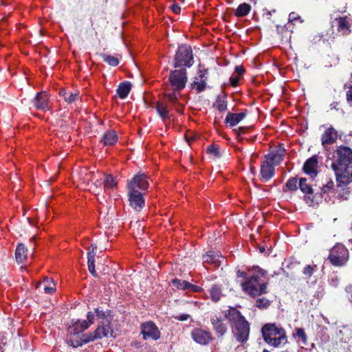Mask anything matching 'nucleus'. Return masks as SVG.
<instances>
[{"label":"nucleus","mask_w":352,"mask_h":352,"mask_svg":"<svg viewBox=\"0 0 352 352\" xmlns=\"http://www.w3.org/2000/svg\"><path fill=\"white\" fill-rule=\"evenodd\" d=\"M191 336L195 342L202 345L208 344L212 340V336L209 332L200 329H194Z\"/></svg>","instance_id":"4468645a"},{"label":"nucleus","mask_w":352,"mask_h":352,"mask_svg":"<svg viewBox=\"0 0 352 352\" xmlns=\"http://www.w3.org/2000/svg\"><path fill=\"white\" fill-rule=\"evenodd\" d=\"M298 19H300V16H298V14L297 13L291 12L289 15V21L291 22L297 20Z\"/></svg>","instance_id":"8fccbe9b"},{"label":"nucleus","mask_w":352,"mask_h":352,"mask_svg":"<svg viewBox=\"0 0 352 352\" xmlns=\"http://www.w3.org/2000/svg\"><path fill=\"white\" fill-rule=\"evenodd\" d=\"M156 109L158 114L162 118L165 120L168 118V111L167 109L166 106L163 104L162 103L158 102L156 106Z\"/></svg>","instance_id":"72a5a7b5"},{"label":"nucleus","mask_w":352,"mask_h":352,"mask_svg":"<svg viewBox=\"0 0 352 352\" xmlns=\"http://www.w3.org/2000/svg\"><path fill=\"white\" fill-rule=\"evenodd\" d=\"M250 277L241 283L243 290L252 296H258L267 293V283L262 278H265L267 272L258 266H254L249 270Z\"/></svg>","instance_id":"f03ea898"},{"label":"nucleus","mask_w":352,"mask_h":352,"mask_svg":"<svg viewBox=\"0 0 352 352\" xmlns=\"http://www.w3.org/2000/svg\"><path fill=\"white\" fill-rule=\"evenodd\" d=\"M131 89V84L129 82L125 81L120 84L117 93L120 98L124 99L129 95Z\"/></svg>","instance_id":"393cba45"},{"label":"nucleus","mask_w":352,"mask_h":352,"mask_svg":"<svg viewBox=\"0 0 352 352\" xmlns=\"http://www.w3.org/2000/svg\"><path fill=\"white\" fill-rule=\"evenodd\" d=\"M103 60L111 66H116L119 64V60L117 57L103 54L101 55Z\"/></svg>","instance_id":"f704fd0d"},{"label":"nucleus","mask_w":352,"mask_h":352,"mask_svg":"<svg viewBox=\"0 0 352 352\" xmlns=\"http://www.w3.org/2000/svg\"><path fill=\"white\" fill-rule=\"evenodd\" d=\"M245 115V113L243 112L239 113H229L226 118V122L230 126H234L244 119Z\"/></svg>","instance_id":"5701e85b"},{"label":"nucleus","mask_w":352,"mask_h":352,"mask_svg":"<svg viewBox=\"0 0 352 352\" xmlns=\"http://www.w3.org/2000/svg\"><path fill=\"white\" fill-rule=\"evenodd\" d=\"M128 194L131 206L137 211H140L144 206V199L142 192L138 190L128 189Z\"/></svg>","instance_id":"f8f14e48"},{"label":"nucleus","mask_w":352,"mask_h":352,"mask_svg":"<svg viewBox=\"0 0 352 352\" xmlns=\"http://www.w3.org/2000/svg\"><path fill=\"white\" fill-rule=\"evenodd\" d=\"M296 336L301 340L302 343L303 344H307V337L305 333V330L302 328H297L296 329Z\"/></svg>","instance_id":"ea45409f"},{"label":"nucleus","mask_w":352,"mask_h":352,"mask_svg":"<svg viewBox=\"0 0 352 352\" xmlns=\"http://www.w3.org/2000/svg\"><path fill=\"white\" fill-rule=\"evenodd\" d=\"M211 322L213 329L219 336H223L227 331L226 324L222 322V320L217 316L211 318Z\"/></svg>","instance_id":"412c9836"},{"label":"nucleus","mask_w":352,"mask_h":352,"mask_svg":"<svg viewBox=\"0 0 352 352\" xmlns=\"http://www.w3.org/2000/svg\"><path fill=\"white\" fill-rule=\"evenodd\" d=\"M338 103L337 102H333L330 104V107L331 109H336Z\"/></svg>","instance_id":"bf43d9fd"},{"label":"nucleus","mask_w":352,"mask_h":352,"mask_svg":"<svg viewBox=\"0 0 352 352\" xmlns=\"http://www.w3.org/2000/svg\"><path fill=\"white\" fill-rule=\"evenodd\" d=\"M142 333L144 340H157L160 338V331L153 322H147L142 324Z\"/></svg>","instance_id":"9b49d317"},{"label":"nucleus","mask_w":352,"mask_h":352,"mask_svg":"<svg viewBox=\"0 0 352 352\" xmlns=\"http://www.w3.org/2000/svg\"><path fill=\"white\" fill-rule=\"evenodd\" d=\"M284 153L285 150L282 148L273 151L267 156V161L272 165H278L283 160Z\"/></svg>","instance_id":"aec40b11"},{"label":"nucleus","mask_w":352,"mask_h":352,"mask_svg":"<svg viewBox=\"0 0 352 352\" xmlns=\"http://www.w3.org/2000/svg\"><path fill=\"white\" fill-rule=\"evenodd\" d=\"M28 249L26 247L20 243L17 245L15 252L16 261L19 263H23L27 258Z\"/></svg>","instance_id":"b1692460"},{"label":"nucleus","mask_w":352,"mask_h":352,"mask_svg":"<svg viewBox=\"0 0 352 352\" xmlns=\"http://www.w3.org/2000/svg\"><path fill=\"white\" fill-rule=\"evenodd\" d=\"M313 192L314 191L312 192L305 193L304 197V200L309 206H314L316 204L314 201L315 196L313 195Z\"/></svg>","instance_id":"79ce46f5"},{"label":"nucleus","mask_w":352,"mask_h":352,"mask_svg":"<svg viewBox=\"0 0 352 352\" xmlns=\"http://www.w3.org/2000/svg\"><path fill=\"white\" fill-rule=\"evenodd\" d=\"M210 294L211 300L214 302H217L222 296L221 291L217 285H213L210 289Z\"/></svg>","instance_id":"c756f323"},{"label":"nucleus","mask_w":352,"mask_h":352,"mask_svg":"<svg viewBox=\"0 0 352 352\" xmlns=\"http://www.w3.org/2000/svg\"><path fill=\"white\" fill-rule=\"evenodd\" d=\"M193 63V56L191 47L186 45H182L176 53L175 58V67L182 65L190 67Z\"/></svg>","instance_id":"6e6552de"},{"label":"nucleus","mask_w":352,"mask_h":352,"mask_svg":"<svg viewBox=\"0 0 352 352\" xmlns=\"http://www.w3.org/2000/svg\"><path fill=\"white\" fill-rule=\"evenodd\" d=\"M298 182L296 177L289 179L285 184V188L288 190H296L298 188Z\"/></svg>","instance_id":"e433bc0d"},{"label":"nucleus","mask_w":352,"mask_h":352,"mask_svg":"<svg viewBox=\"0 0 352 352\" xmlns=\"http://www.w3.org/2000/svg\"><path fill=\"white\" fill-rule=\"evenodd\" d=\"M172 11L175 14H179L180 12V7L178 4H173L171 6Z\"/></svg>","instance_id":"3c124183"},{"label":"nucleus","mask_w":352,"mask_h":352,"mask_svg":"<svg viewBox=\"0 0 352 352\" xmlns=\"http://www.w3.org/2000/svg\"><path fill=\"white\" fill-rule=\"evenodd\" d=\"M94 173L92 172H87V170H84L82 172V177L80 179L83 184L88 183L91 179L92 178Z\"/></svg>","instance_id":"c03bdc74"},{"label":"nucleus","mask_w":352,"mask_h":352,"mask_svg":"<svg viewBox=\"0 0 352 352\" xmlns=\"http://www.w3.org/2000/svg\"><path fill=\"white\" fill-rule=\"evenodd\" d=\"M179 91H170L168 89L166 90L165 96L168 100V101L173 104L175 105L178 100V95Z\"/></svg>","instance_id":"2f4dec72"},{"label":"nucleus","mask_w":352,"mask_h":352,"mask_svg":"<svg viewBox=\"0 0 352 352\" xmlns=\"http://www.w3.org/2000/svg\"><path fill=\"white\" fill-rule=\"evenodd\" d=\"M148 186V177L144 173H138L128 182V189L145 190Z\"/></svg>","instance_id":"9d476101"},{"label":"nucleus","mask_w":352,"mask_h":352,"mask_svg":"<svg viewBox=\"0 0 352 352\" xmlns=\"http://www.w3.org/2000/svg\"><path fill=\"white\" fill-rule=\"evenodd\" d=\"M95 317L99 320V325L96 331L93 333H90L89 335L85 336L83 340L81 341H76L74 342L71 340V342L73 347H78L81 346L83 344H86L89 342L94 341L96 339H100L103 337H108L109 336H112L113 331L110 327V318L109 316H106L105 313L99 310L98 309H96L94 312Z\"/></svg>","instance_id":"7ed1b4c3"},{"label":"nucleus","mask_w":352,"mask_h":352,"mask_svg":"<svg viewBox=\"0 0 352 352\" xmlns=\"http://www.w3.org/2000/svg\"><path fill=\"white\" fill-rule=\"evenodd\" d=\"M94 186H96V188H98V186H101V182L99 181V180H96L94 183Z\"/></svg>","instance_id":"13d9d810"},{"label":"nucleus","mask_w":352,"mask_h":352,"mask_svg":"<svg viewBox=\"0 0 352 352\" xmlns=\"http://www.w3.org/2000/svg\"><path fill=\"white\" fill-rule=\"evenodd\" d=\"M329 159L337 182L334 195L346 200L350 193L347 186L352 182V149L349 146H339L332 152Z\"/></svg>","instance_id":"f257e3e1"},{"label":"nucleus","mask_w":352,"mask_h":352,"mask_svg":"<svg viewBox=\"0 0 352 352\" xmlns=\"http://www.w3.org/2000/svg\"><path fill=\"white\" fill-rule=\"evenodd\" d=\"M79 100L78 92H69L67 96H65V101L68 104H73Z\"/></svg>","instance_id":"58836bf2"},{"label":"nucleus","mask_w":352,"mask_h":352,"mask_svg":"<svg viewBox=\"0 0 352 352\" xmlns=\"http://www.w3.org/2000/svg\"><path fill=\"white\" fill-rule=\"evenodd\" d=\"M227 100L225 97L223 96H218L216 102L214 103V107L219 111H225L227 109Z\"/></svg>","instance_id":"7c9ffc66"},{"label":"nucleus","mask_w":352,"mask_h":352,"mask_svg":"<svg viewBox=\"0 0 352 352\" xmlns=\"http://www.w3.org/2000/svg\"><path fill=\"white\" fill-rule=\"evenodd\" d=\"M187 318H188V316H186V315H182L180 316L181 320H187Z\"/></svg>","instance_id":"052dcab7"},{"label":"nucleus","mask_w":352,"mask_h":352,"mask_svg":"<svg viewBox=\"0 0 352 352\" xmlns=\"http://www.w3.org/2000/svg\"><path fill=\"white\" fill-rule=\"evenodd\" d=\"M239 79H240L239 76H232L230 78V84L232 85V86H233V87L237 86Z\"/></svg>","instance_id":"09e8293b"},{"label":"nucleus","mask_w":352,"mask_h":352,"mask_svg":"<svg viewBox=\"0 0 352 352\" xmlns=\"http://www.w3.org/2000/svg\"><path fill=\"white\" fill-rule=\"evenodd\" d=\"M314 272V269L312 266L311 265H307L305 267L304 270H303V274L304 275H305L307 277H310L312 276L313 273Z\"/></svg>","instance_id":"49530a36"},{"label":"nucleus","mask_w":352,"mask_h":352,"mask_svg":"<svg viewBox=\"0 0 352 352\" xmlns=\"http://www.w3.org/2000/svg\"><path fill=\"white\" fill-rule=\"evenodd\" d=\"M169 80L173 87V90L180 91L184 89L187 82L186 69H182L172 72L169 76Z\"/></svg>","instance_id":"1a4fd4ad"},{"label":"nucleus","mask_w":352,"mask_h":352,"mask_svg":"<svg viewBox=\"0 0 352 352\" xmlns=\"http://www.w3.org/2000/svg\"><path fill=\"white\" fill-rule=\"evenodd\" d=\"M34 104L37 109L47 110L48 107V96L45 92L38 93L34 100Z\"/></svg>","instance_id":"a211bd4d"},{"label":"nucleus","mask_w":352,"mask_h":352,"mask_svg":"<svg viewBox=\"0 0 352 352\" xmlns=\"http://www.w3.org/2000/svg\"><path fill=\"white\" fill-rule=\"evenodd\" d=\"M225 316L230 321L237 340L241 342L246 341L249 337L250 326L245 318L235 308L229 309Z\"/></svg>","instance_id":"20e7f679"},{"label":"nucleus","mask_w":352,"mask_h":352,"mask_svg":"<svg viewBox=\"0 0 352 352\" xmlns=\"http://www.w3.org/2000/svg\"><path fill=\"white\" fill-rule=\"evenodd\" d=\"M274 175V168L268 161H265L261 166V175L262 180L267 182Z\"/></svg>","instance_id":"6ab92c4d"},{"label":"nucleus","mask_w":352,"mask_h":352,"mask_svg":"<svg viewBox=\"0 0 352 352\" xmlns=\"http://www.w3.org/2000/svg\"><path fill=\"white\" fill-rule=\"evenodd\" d=\"M207 153L213 157H219L221 156L219 148L217 145L212 144L208 146Z\"/></svg>","instance_id":"c9c22d12"},{"label":"nucleus","mask_w":352,"mask_h":352,"mask_svg":"<svg viewBox=\"0 0 352 352\" xmlns=\"http://www.w3.org/2000/svg\"><path fill=\"white\" fill-rule=\"evenodd\" d=\"M87 320H72V324L68 328V334L69 337L67 338V342L70 344L71 346H72L71 340H73L74 342H76V341H81L83 340L84 336H87V334H84L82 336V337L78 340H75L73 337H74L76 335L79 334L80 333L82 332L85 329H87L91 324L94 323L95 320V315L92 312H88L87 315ZM89 333L88 335H89Z\"/></svg>","instance_id":"423d86ee"},{"label":"nucleus","mask_w":352,"mask_h":352,"mask_svg":"<svg viewBox=\"0 0 352 352\" xmlns=\"http://www.w3.org/2000/svg\"><path fill=\"white\" fill-rule=\"evenodd\" d=\"M219 256L208 253L204 256V262L213 263L215 265H219Z\"/></svg>","instance_id":"a19ab883"},{"label":"nucleus","mask_w":352,"mask_h":352,"mask_svg":"<svg viewBox=\"0 0 352 352\" xmlns=\"http://www.w3.org/2000/svg\"><path fill=\"white\" fill-rule=\"evenodd\" d=\"M349 241L352 243V239H350Z\"/></svg>","instance_id":"680f3d73"},{"label":"nucleus","mask_w":352,"mask_h":352,"mask_svg":"<svg viewBox=\"0 0 352 352\" xmlns=\"http://www.w3.org/2000/svg\"><path fill=\"white\" fill-rule=\"evenodd\" d=\"M318 157L313 156L309 158L303 166L305 173L311 178H314L318 174Z\"/></svg>","instance_id":"2eb2a0df"},{"label":"nucleus","mask_w":352,"mask_h":352,"mask_svg":"<svg viewBox=\"0 0 352 352\" xmlns=\"http://www.w3.org/2000/svg\"><path fill=\"white\" fill-rule=\"evenodd\" d=\"M68 93L65 89H60L59 91V94L60 96H63L64 98V100L65 99V96L68 95Z\"/></svg>","instance_id":"5fc2aeb1"},{"label":"nucleus","mask_w":352,"mask_h":352,"mask_svg":"<svg viewBox=\"0 0 352 352\" xmlns=\"http://www.w3.org/2000/svg\"><path fill=\"white\" fill-rule=\"evenodd\" d=\"M104 177L103 186L105 191L113 189L117 186V182L113 175H104Z\"/></svg>","instance_id":"bb28decb"},{"label":"nucleus","mask_w":352,"mask_h":352,"mask_svg":"<svg viewBox=\"0 0 352 352\" xmlns=\"http://www.w3.org/2000/svg\"><path fill=\"white\" fill-rule=\"evenodd\" d=\"M261 331L264 340L271 346L277 347L287 341L284 329L274 324H265Z\"/></svg>","instance_id":"39448f33"},{"label":"nucleus","mask_w":352,"mask_h":352,"mask_svg":"<svg viewBox=\"0 0 352 352\" xmlns=\"http://www.w3.org/2000/svg\"><path fill=\"white\" fill-rule=\"evenodd\" d=\"M95 256L96 252H88L87 253V264L88 270L89 272L94 276H97V274L95 270Z\"/></svg>","instance_id":"cd10ccee"},{"label":"nucleus","mask_w":352,"mask_h":352,"mask_svg":"<svg viewBox=\"0 0 352 352\" xmlns=\"http://www.w3.org/2000/svg\"><path fill=\"white\" fill-rule=\"evenodd\" d=\"M235 72L238 74L240 77L244 74V69L241 66H236L235 67Z\"/></svg>","instance_id":"603ef678"},{"label":"nucleus","mask_w":352,"mask_h":352,"mask_svg":"<svg viewBox=\"0 0 352 352\" xmlns=\"http://www.w3.org/2000/svg\"><path fill=\"white\" fill-rule=\"evenodd\" d=\"M108 210V207L102 205L99 208V212H100V219H106L107 215L105 214L106 210Z\"/></svg>","instance_id":"de8ad7c7"},{"label":"nucleus","mask_w":352,"mask_h":352,"mask_svg":"<svg viewBox=\"0 0 352 352\" xmlns=\"http://www.w3.org/2000/svg\"><path fill=\"white\" fill-rule=\"evenodd\" d=\"M346 99L347 100H352V86H351L346 91Z\"/></svg>","instance_id":"864d4df0"},{"label":"nucleus","mask_w":352,"mask_h":352,"mask_svg":"<svg viewBox=\"0 0 352 352\" xmlns=\"http://www.w3.org/2000/svg\"><path fill=\"white\" fill-rule=\"evenodd\" d=\"M118 141V135L114 131H107L102 137L104 145H113Z\"/></svg>","instance_id":"a878e982"},{"label":"nucleus","mask_w":352,"mask_h":352,"mask_svg":"<svg viewBox=\"0 0 352 352\" xmlns=\"http://www.w3.org/2000/svg\"><path fill=\"white\" fill-rule=\"evenodd\" d=\"M91 251H89L88 252H95V250L97 249V246L96 244H91Z\"/></svg>","instance_id":"4d7b16f0"},{"label":"nucleus","mask_w":352,"mask_h":352,"mask_svg":"<svg viewBox=\"0 0 352 352\" xmlns=\"http://www.w3.org/2000/svg\"><path fill=\"white\" fill-rule=\"evenodd\" d=\"M43 283H47V285H45L43 287L44 292L45 293L51 294L55 291V288L53 286L50 285V283L54 285L53 280L52 279H50L47 277H46L44 278Z\"/></svg>","instance_id":"4c0bfd02"},{"label":"nucleus","mask_w":352,"mask_h":352,"mask_svg":"<svg viewBox=\"0 0 352 352\" xmlns=\"http://www.w3.org/2000/svg\"><path fill=\"white\" fill-rule=\"evenodd\" d=\"M338 138L337 131L331 126L326 129L321 136V142L323 147H326L327 144L334 143Z\"/></svg>","instance_id":"dca6fc26"},{"label":"nucleus","mask_w":352,"mask_h":352,"mask_svg":"<svg viewBox=\"0 0 352 352\" xmlns=\"http://www.w3.org/2000/svg\"><path fill=\"white\" fill-rule=\"evenodd\" d=\"M329 258L332 265L335 266H342L344 265L349 259V251L342 244H336L331 250Z\"/></svg>","instance_id":"0eeeda50"},{"label":"nucleus","mask_w":352,"mask_h":352,"mask_svg":"<svg viewBox=\"0 0 352 352\" xmlns=\"http://www.w3.org/2000/svg\"><path fill=\"white\" fill-rule=\"evenodd\" d=\"M298 186L303 193L312 192L314 190L311 186L307 184L305 178H300L298 182Z\"/></svg>","instance_id":"473e14b6"},{"label":"nucleus","mask_w":352,"mask_h":352,"mask_svg":"<svg viewBox=\"0 0 352 352\" xmlns=\"http://www.w3.org/2000/svg\"><path fill=\"white\" fill-rule=\"evenodd\" d=\"M334 186V183L333 181H329L327 182V184L323 186L321 188V192L323 194L329 193L330 191L332 190Z\"/></svg>","instance_id":"a18cd8bd"},{"label":"nucleus","mask_w":352,"mask_h":352,"mask_svg":"<svg viewBox=\"0 0 352 352\" xmlns=\"http://www.w3.org/2000/svg\"><path fill=\"white\" fill-rule=\"evenodd\" d=\"M173 285L177 289L198 292L201 288L197 285H192L186 280H182L177 278L173 280Z\"/></svg>","instance_id":"f3484780"},{"label":"nucleus","mask_w":352,"mask_h":352,"mask_svg":"<svg viewBox=\"0 0 352 352\" xmlns=\"http://www.w3.org/2000/svg\"><path fill=\"white\" fill-rule=\"evenodd\" d=\"M245 276H246L245 272L241 271V270L237 271V276L238 277H245Z\"/></svg>","instance_id":"6e6d98bb"},{"label":"nucleus","mask_w":352,"mask_h":352,"mask_svg":"<svg viewBox=\"0 0 352 352\" xmlns=\"http://www.w3.org/2000/svg\"><path fill=\"white\" fill-rule=\"evenodd\" d=\"M270 304V300L265 298H261L256 300V306L260 309L267 308Z\"/></svg>","instance_id":"37998d69"},{"label":"nucleus","mask_w":352,"mask_h":352,"mask_svg":"<svg viewBox=\"0 0 352 352\" xmlns=\"http://www.w3.org/2000/svg\"><path fill=\"white\" fill-rule=\"evenodd\" d=\"M207 77L206 76L205 72H200L199 75L195 78L192 87L197 89L199 92L202 91L205 89L206 85Z\"/></svg>","instance_id":"4be33fe9"},{"label":"nucleus","mask_w":352,"mask_h":352,"mask_svg":"<svg viewBox=\"0 0 352 352\" xmlns=\"http://www.w3.org/2000/svg\"><path fill=\"white\" fill-rule=\"evenodd\" d=\"M251 10V6L248 3H243L240 4L235 12L237 16H244L249 14Z\"/></svg>","instance_id":"c85d7f7f"},{"label":"nucleus","mask_w":352,"mask_h":352,"mask_svg":"<svg viewBox=\"0 0 352 352\" xmlns=\"http://www.w3.org/2000/svg\"><path fill=\"white\" fill-rule=\"evenodd\" d=\"M336 21L337 23V30L339 32L346 35L351 32L352 18L350 15L337 17Z\"/></svg>","instance_id":"ddd939ff"}]
</instances>
